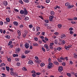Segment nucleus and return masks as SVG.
Wrapping results in <instances>:
<instances>
[{
	"instance_id": "c9c22d12",
	"label": "nucleus",
	"mask_w": 77,
	"mask_h": 77,
	"mask_svg": "<svg viewBox=\"0 0 77 77\" xmlns=\"http://www.w3.org/2000/svg\"><path fill=\"white\" fill-rule=\"evenodd\" d=\"M26 56L25 55H22L21 57L22 58V59H24V58H26Z\"/></svg>"
},
{
	"instance_id": "20e7f679",
	"label": "nucleus",
	"mask_w": 77,
	"mask_h": 77,
	"mask_svg": "<svg viewBox=\"0 0 77 77\" xmlns=\"http://www.w3.org/2000/svg\"><path fill=\"white\" fill-rule=\"evenodd\" d=\"M12 41H10L9 43L8 44V46H9V45H11V48H12V47H13V46H14V45H12Z\"/></svg>"
},
{
	"instance_id": "774afa93",
	"label": "nucleus",
	"mask_w": 77,
	"mask_h": 77,
	"mask_svg": "<svg viewBox=\"0 0 77 77\" xmlns=\"http://www.w3.org/2000/svg\"><path fill=\"white\" fill-rule=\"evenodd\" d=\"M72 30H73V28L72 27H71L69 29V30L70 31H72Z\"/></svg>"
},
{
	"instance_id": "393cba45",
	"label": "nucleus",
	"mask_w": 77,
	"mask_h": 77,
	"mask_svg": "<svg viewBox=\"0 0 77 77\" xmlns=\"http://www.w3.org/2000/svg\"><path fill=\"white\" fill-rule=\"evenodd\" d=\"M36 29H37V31L36 32H39V30L40 29V27H39V26H37L36 27Z\"/></svg>"
},
{
	"instance_id": "49530a36",
	"label": "nucleus",
	"mask_w": 77,
	"mask_h": 77,
	"mask_svg": "<svg viewBox=\"0 0 77 77\" xmlns=\"http://www.w3.org/2000/svg\"><path fill=\"white\" fill-rule=\"evenodd\" d=\"M57 50L59 51H60V50H61V48L59 47L57 48Z\"/></svg>"
},
{
	"instance_id": "864d4df0",
	"label": "nucleus",
	"mask_w": 77,
	"mask_h": 77,
	"mask_svg": "<svg viewBox=\"0 0 77 77\" xmlns=\"http://www.w3.org/2000/svg\"><path fill=\"white\" fill-rule=\"evenodd\" d=\"M15 60H16V61H17V62H18L19 60H20V59L18 58H16L15 59Z\"/></svg>"
},
{
	"instance_id": "c03bdc74",
	"label": "nucleus",
	"mask_w": 77,
	"mask_h": 77,
	"mask_svg": "<svg viewBox=\"0 0 77 77\" xmlns=\"http://www.w3.org/2000/svg\"><path fill=\"white\" fill-rule=\"evenodd\" d=\"M42 51H44V52H45V49L44 48V47H42Z\"/></svg>"
},
{
	"instance_id": "b1692460",
	"label": "nucleus",
	"mask_w": 77,
	"mask_h": 77,
	"mask_svg": "<svg viewBox=\"0 0 77 77\" xmlns=\"http://www.w3.org/2000/svg\"><path fill=\"white\" fill-rule=\"evenodd\" d=\"M35 62H36L38 64H40V60H35Z\"/></svg>"
},
{
	"instance_id": "ddd939ff",
	"label": "nucleus",
	"mask_w": 77,
	"mask_h": 77,
	"mask_svg": "<svg viewBox=\"0 0 77 77\" xmlns=\"http://www.w3.org/2000/svg\"><path fill=\"white\" fill-rule=\"evenodd\" d=\"M74 7V5H69V6L68 7L69 8V9H71V8H73Z\"/></svg>"
},
{
	"instance_id": "c756f323",
	"label": "nucleus",
	"mask_w": 77,
	"mask_h": 77,
	"mask_svg": "<svg viewBox=\"0 0 77 77\" xmlns=\"http://www.w3.org/2000/svg\"><path fill=\"white\" fill-rule=\"evenodd\" d=\"M5 37L7 39H10L11 37L9 35H6Z\"/></svg>"
},
{
	"instance_id": "338daca9",
	"label": "nucleus",
	"mask_w": 77,
	"mask_h": 77,
	"mask_svg": "<svg viewBox=\"0 0 77 77\" xmlns=\"http://www.w3.org/2000/svg\"><path fill=\"white\" fill-rule=\"evenodd\" d=\"M40 38H41V39H44V36H41L40 37Z\"/></svg>"
},
{
	"instance_id": "1a4fd4ad",
	"label": "nucleus",
	"mask_w": 77,
	"mask_h": 77,
	"mask_svg": "<svg viewBox=\"0 0 77 77\" xmlns=\"http://www.w3.org/2000/svg\"><path fill=\"white\" fill-rule=\"evenodd\" d=\"M54 18V16H50L49 17V20L50 21H53V19Z\"/></svg>"
},
{
	"instance_id": "f8f14e48",
	"label": "nucleus",
	"mask_w": 77,
	"mask_h": 77,
	"mask_svg": "<svg viewBox=\"0 0 77 77\" xmlns=\"http://www.w3.org/2000/svg\"><path fill=\"white\" fill-rule=\"evenodd\" d=\"M28 63L29 64H30V65H32V64L33 63V61L30 60L29 61Z\"/></svg>"
},
{
	"instance_id": "0eeeda50",
	"label": "nucleus",
	"mask_w": 77,
	"mask_h": 77,
	"mask_svg": "<svg viewBox=\"0 0 77 77\" xmlns=\"http://www.w3.org/2000/svg\"><path fill=\"white\" fill-rule=\"evenodd\" d=\"M23 9H24V13L26 15L28 14V12L27 11V10H26V8H24Z\"/></svg>"
},
{
	"instance_id": "5fc2aeb1",
	"label": "nucleus",
	"mask_w": 77,
	"mask_h": 77,
	"mask_svg": "<svg viewBox=\"0 0 77 77\" xmlns=\"http://www.w3.org/2000/svg\"><path fill=\"white\" fill-rule=\"evenodd\" d=\"M40 74H41V73L40 72L36 73V75H40Z\"/></svg>"
},
{
	"instance_id": "bb28decb",
	"label": "nucleus",
	"mask_w": 77,
	"mask_h": 77,
	"mask_svg": "<svg viewBox=\"0 0 77 77\" xmlns=\"http://www.w3.org/2000/svg\"><path fill=\"white\" fill-rule=\"evenodd\" d=\"M66 74L69 77H71V73H66Z\"/></svg>"
},
{
	"instance_id": "3c124183",
	"label": "nucleus",
	"mask_w": 77,
	"mask_h": 77,
	"mask_svg": "<svg viewBox=\"0 0 77 77\" xmlns=\"http://www.w3.org/2000/svg\"><path fill=\"white\" fill-rule=\"evenodd\" d=\"M23 25L21 24L20 26V28H22V27H23Z\"/></svg>"
},
{
	"instance_id": "4468645a",
	"label": "nucleus",
	"mask_w": 77,
	"mask_h": 77,
	"mask_svg": "<svg viewBox=\"0 0 77 77\" xmlns=\"http://www.w3.org/2000/svg\"><path fill=\"white\" fill-rule=\"evenodd\" d=\"M66 6H69L70 5V3L68 2H66L65 4Z\"/></svg>"
},
{
	"instance_id": "4d7b16f0",
	"label": "nucleus",
	"mask_w": 77,
	"mask_h": 77,
	"mask_svg": "<svg viewBox=\"0 0 77 77\" xmlns=\"http://www.w3.org/2000/svg\"><path fill=\"white\" fill-rule=\"evenodd\" d=\"M70 33L71 35H72L73 34H74V32L72 31H70Z\"/></svg>"
},
{
	"instance_id": "423d86ee",
	"label": "nucleus",
	"mask_w": 77,
	"mask_h": 77,
	"mask_svg": "<svg viewBox=\"0 0 77 77\" xmlns=\"http://www.w3.org/2000/svg\"><path fill=\"white\" fill-rule=\"evenodd\" d=\"M25 46L26 48L27 49L29 48V43H26L25 44Z\"/></svg>"
},
{
	"instance_id": "72a5a7b5",
	"label": "nucleus",
	"mask_w": 77,
	"mask_h": 77,
	"mask_svg": "<svg viewBox=\"0 0 77 77\" xmlns=\"http://www.w3.org/2000/svg\"><path fill=\"white\" fill-rule=\"evenodd\" d=\"M14 71H11V72H10V74H11V75H14Z\"/></svg>"
},
{
	"instance_id": "6e6d98bb",
	"label": "nucleus",
	"mask_w": 77,
	"mask_h": 77,
	"mask_svg": "<svg viewBox=\"0 0 77 77\" xmlns=\"http://www.w3.org/2000/svg\"><path fill=\"white\" fill-rule=\"evenodd\" d=\"M29 28H32V27H33V26L32 25H29Z\"/></svg>"
},
{
	"instance_id": "7c9ffc66",
	"label": "nucleus",
	"mask_w": 77,
	"mask_h": 77,
	"mask_svg": "<svg viewBox=\"0 0 77 77\" xmlns=\"http://www.w3.org/2000/svg\"><path fill=\"white\" fill-rule=\"evenodd\" d=\"M45 64L44 63H42L40 64V65L41 66L43 67L44 66Z\"/></svg>"
},
{
	"instance_id": "79ce46f5",
	"label": "nucleus",
	"mask_w": 77,
	"mask_h": 77,
	"mask_svg": "<svg viewBox=\"0 0 77 77\" xmlns=\"http://www.w3.org/2000/svg\"><path fill=\"white\" fill-rule=\"evenodd\" d=\"M33 46H35V47H36L37 46H38V44H35V43H34L33 44Z\"/></svg>"
},
{
	"instance_id": "f257e3e1",
	"label": "nucleus",
	"mask_w": 77,
	"mask_h": 77,
	"mask_svg": "<svg viewBox=\"0 0 77 77\" xmlns=\"http://www.w3.org/2000/svg\"><path fill=\"white\" fill-rule=\"evenodd\" d=\"M54 66L53 65V63H49V64L48 66V68L49 69H50L51 68H53Z\"/></svg>"
},
{
	"instance_id": "7ed1b4c3",
	"label": "nucleus",
	"mask_w": 77,
	"mask_h": 77,
	"mask_svg": "<svg viewBox=\"0 0 77 77\" xmlns=\"http://www.w3.org/2000/svg\"><path fill=\"white\" fill-rule=\"evenodd\" d=\"M20 50H21L20 48H18L16 49L15 53H16V54H18V53H19V52L20 51Z\"/></svg>"
},
{
	"instance_id": "603ef678",
	"label": "nucleus",
	"mask_w": 77,
	"mask_h": 77,
	"mask_svg": "<svg viewBox=\"0 0 77 77\" xmlns=\"http://www.w3.org/2000/svg\"><path fill=\"white\" fill-rule=\"evenodd\" d=\"M50 0H46V2L47 3H48L50 2Z\"/></svg>"
},
{
	"instance_id": "8fccbe9b",
	"label": "nucleus",
	"mask_w": 77,
	"mask_h": 77,
	"mask_svg": "<svg viewBox=\"0 0 77 77\" xmlns=\"http://www.w3.org/2000/svg\"><path fill=\"white\" fill-rule=\"evenodd\" d=\"M24 32L26 34H27V33H29L28 31L27 30H25Z\"/></svg>"
},
{
	"instance_id": "f704fd0d",
	"label": "nucleus",
	"mask_w": 77,
	"mask_h": 77,
	"mask_svg": "<svg viewBox=\"0 0 77 77\" xmlns=\"http://www.w3.org/2000/svg\"><path fill=\"white\" fill-rule=\"evenodd\" d=\"M8 30H9L10 32H14V30L12 29H11L10 28H8Z\"/></svg>"
},
{
	"instance_id": "4be33fe9",
	"label": "nucleus",
	"mask_w": 77,
	"mask_h": 77,
	"mask_svg": "<svg viewBox=\"0 0 77 77\" xmlns=\"http://www.w3.org/2000/svg\"><path fill=\"white\" fill-rule=\"evenodd\" d=\"M50 14L51 15H52V16H53V15H54V12L53 11H51V12Z\"/></svg>"
},
{
	"instance_id": "c85d7f7f",
	"label": "nucleus",
	"mask_w": 77,
	"mask_h": 77,
	"mask_svg": "<svg viewBox=\"0 0 77 77\" xmlns=\"http://www.w3.org/2000/svg\"><path fill=\"white\" fill-rule=\"evenodd\" d=\"M13 57H18V54H14L13 55Z\"/></svg>"
},
{
	"instance_id": "6ab92c4d",
	"label": "nucleus",
	"mask_w": 77,
	"mask_h": 77,
	"mask_svg": "<svg viewBox=\"0 0 77 77\" xmlns=\"http://www.w3.org/2000/svg\"><path fill=\"white\" fill-rule=\"evenodd\" d=\"M73 57H75V58H77V54L74 53L73 54Z\"/></svg>"
},
{
	"instance_id": "58836bf2",
	"label": "nucleus",
	"mask_w": 77,
	"mask_h": 77,
	"mask_svg": "<svg viewBox=\"0 0 77 77\" xmlns=\"http://www.w3.org/2000/svg\"><path fill=\"white\" fill-rule=\"evenodd\" d=\"M58 41L57 40H55L54 42V43L55 44H57L58 43Z\"/></svg>"
},
{
	"instance_id": "a878e982",
	"label": "nucleus",
	"mask_w": 77,
	"mask_h": 77,
	"mask_svg": "<svg viewBox=\"0 0 77 77\" xmlns=\"http://www.w3.org/2000/svg\"><path fill=\"white\" fill-rule=\"evenodd\" d=\"M30 53L29 51H28L27 50L25 51V54H28V53Z\"/></svg>"
},
{
	"instance_id": "ea45409f",
	"label": "nucleus",
	"mask_w": 77,
	"mask_h": 77,
	"mask_svg": "<svg viewBox=\"0 0 77 77\" xmlns=\"http://www.w3.org/2000/svg\"><path fill=\"white\" fill-rule=\"evenodd\" d=\"M54 34L55 35H56L57 36L58 35H59V33L57 32H56L55 33H54Z\"/></svg>"
},
{
	"instance_id": "4c0bfd02",
	"label": "nucleus",
	"mask_w": 77,
	"mask_h": 77,
	"mask_svg": "<svg viewBox=\"0 0 77 77\" xmlns=\"http://www.w3.org/2000/svg\"><path fill=\"white\" fill-rule=\"evenodd\" d=\"M61 44L62 45L65 44V41L64 40H63L61 42Z\"/></svg>"
},
{
	"instance_id": "cd10ccee",
	"label": "nucleus",
	"mask_w": 77,
	"mask_h": 77,
	"mask_svg": "<svg viewBox=\"0 0 77 77\" xmlns=\"http://www.w3.org/2000/svg\"><path fill=\"white\" fill-rule=\"evenodd\" d=\"M32 76L33 77H36V72H34V73H33L32 75Z\"/></svg>"
},
{
	"instance_id": "9b49d317",
	"label": "nucleus",
	"mask_w": 77,
	"mask_h": 77,
	"mask_svg": "<svg viewBox=\"0 0 77 77\" xmlns=\"http://www.w3.org/2000/svg\"><path fill=\"white\" fill-rule=\"evenodd\" d=\"M22 70L24 71H27V69H26V68L25 67H23L22 68Z\"/></svg>"
},
{
	"instance_id": "e433bc0d",
	"label": "nucleus",
	"mask_w": 77,
	"mask_h": 77,
	"mask_svg": "<svg viewBox=\"0 0 77 77\" xmlns=\"http://www.w3.org/2000/svg\"><path fill=\"white\" fill-rule=\"evenodd\" d=\"M23 1L25 3H29V0H23Z\"/></svg>"
},
{
	"instance_id": "de8ad7c7",
	"label": "nucleus",
	"mask_w": 77,
	"mask_h": 77,
	"mask_svg": "<svg viewBox=\"0 0 77 77\" xmlns=\"http://www.w3.org/2000/svg\"><path fill=\"white\" fill-rule=\"evenodd\" d=\"M34 39L35 41H37L38 39V38L37 37H35L34 38Z\"/></svg>"
},
{
	"instance_id": "dca6fc26",
	"label": "nucleus",
	"mask_w": 77,
	"mask_h": 77,
	"mask_svg": "<svg viewBox=\"0 0 77 77\" xmlns=\"http://www.w3.org/2000/svg\"><path fill=\"white\" fill-rule=\"evenodd\" d=\"M54 63L55 65H59V63H58V62L56 61H54Z\"/></svg>"
},
{
	"instance_id": "bf43d9fd",
	"label": "nucleus",
	"mask_w": 77,
	"mask_h": 77,
	"mask_svg": "<svg viewBox=\"0 0 77 77\" xmlns=\"http://www.w3.org/2000/svg\"><path fill=\"white\" fill-rule=\"evenodd\" d=\"M60 59L61 60H65V58H63V57H60Z\"/></svg>"
},
{
	"instance_id": "f3484780",
	"label": "nucleus",
	"mask_w": 77,
	"mask_h": 77,
	"mask_svg": "<svg viewBox=\"0 0 77 77\" xmlns=\"http://www.w3.org/2000/svg\"><path fill=\"white\" fill-rule=\"evenodd\" d=\"M44 47L46 49L48 48V46L47 44H45L44 45Z\"/></svg>"
},
{
	"instance_id": "5701e85b",
	"label": "nucleus",
	"mask_w": 77,
	"mask_h": 77,
	"mask_svg": "<svg viewBox=\"0 0 77 77\" xmlns=\"http://www.w3.org/2000/svg\"><path fill=\"white\" fill-rule=\"evenodd\" d=\"M57 26L58 28H59V29H60V28L62 27V24H58Z\"/></svg>"
},
{
	"instance_id": "473e14b6",
	"label": "nucleus",
	"mask_w": 77,
	"mask_h": 77,
	"mask_svg": "<svg viewBox=\"0 0 77 77\" xmlns=\"http://www.w3.org/2000/svg\"><path fill=\"white\" fill-rule=\"evenodd\" d=\"M24 20L25 21H27V20H29V18L28 17H26Z\"/></svg>"
},
{
	"instance_id": "09e8293b",
	"label": "nucleus",
	"mask_w": 77,
	"mask_h": 77,
	"mask_svg": "<svg viewBox=\"0 0 77 77\" xmlns=\"http://www.w3.org/2000/svg\"><path fill=\"white\" fill-rule=\"evenodd\" d=\"M26 35H27V34H25V33H24L23 35V38H25V37H26Z\"/></svg>"
},
{
	"instance_id": "e2e57ef3",
	"label": "nucleus",
	"mask_w": 77,
	"mask_h": 77,
	"mask_svg": "<svg viewBox=\"0 0 77 77\" xmlns=\"http://www.w3.org/2000/svg\"><path fill=\"white\" fill-rule=\"evenodd\" d=\"M45 41H48V39L47 37H45Z\"/></svg>"
},
{
	"instance_id": "0e129e2a",
	"label": "nucleus",
	"mask_w": 77,
	"mask_h": 77,
	"mask_svg": "<svg viewBox=\"0 0 77 77\" xmlns=\"http://www.w3.org/2000/svg\"><path fill=\"white\" fill-rule=\"evenodd\" d=\"M39 18H40L41 19H42V20H44V19H43V17H42V16H40L38 17Z\"/></svg>"
},
{
	"instance_id": "f03ea898",
	"label": "nucleus",
	"mask_w": 77,
	"mask_h": 77,
	"mask_svg": "<svg viewBox=\"0 0 77 77\" xmlns=\"http://www.w3.org/2000/svg\"><path fill=\"white\" fill-rule=\"evenodd\" d=\"M71 47H72V45H69L67 46H65V48L67 50H69V48Z\"/></svg>"
},
{
	"instance_id": "a18cd8bd",
	"label": "nucleus",
	"mask_w": 77,
	"mask_h": 77,
	"mask_svg": "<svg viewBox=\"0 0 77 77\" xmlns=\"http://www.w3.org/2000/svg\"><path fill=\"white\" fill-rule=\"evenodd\" d=\"M58 61H59V62H62V60H61V59H57Z\"/></svg>"
},
{
	"instance_id": "13d9d810",
	"label": "nucleus",
	"mask_w": 77,
	"mask_h": 77,
	"mask_svg": "<svg viewBox=\"0 0 77 77\" xmlns=\"http://www.w3.org/2000/svg\"><path fill=\"white\" fill-rule=\"evenodd\" d=\"M71 23L72 24H76V23L74 21H72Z\"/></svg>"
},
{
	"instance_id": "37998d69",
	"label": "nucleus",
	"mask_w": 77,
	"mask_h": 77,
	"mask_svg": "<svg viewBox=\"0 0 77 77\" xmlns=\"http://www.w3.org/2000/svg\"><path fill=\"white\" fill-rule=\"evenodd\" d=\"M20 65H21V64H20V63L17 62V66H20Z\"/></svg>"
},
{
	"instance_id": "2eb2a0df",
	"label": "nucleus",
	"mask_w": 77,
	"mask_h": 77,
	"mask_svg": "<svg viewBox=\"0 0 77 77\" xmlns=\"http://www.w3.org/2000/svg\"><path fill=\"white\" fill-rule=\"evenodd\" d=\"M15 25V26H18V23L17 22H14L13 23Z\"/></svg>"
},
{
	"instance_id": "39448f33",
	"label": "nucleus",
	"mask_w": 77,
	"mask_h": 77,
	"mask_svg": "<svg viewBox=\"0 0 77 77\" xmlns=\"http://www.w3.org/2000/svg\"><path fill=\"white\" fill-rule=\"evenodd\" d=\"M58 71L60 72L63 71V67L62 66H60L58 68Z\"/></svg>"
},
{
	"instance_id": "680f3d73",
	"label": "nucleus",
	"mask_w": 77,
	"mask_h": 77,
	"mask_svg": "<svg viewBox=\"0 0 77 77\" xmlns=\"http://www.w3.org/2000/svg\"><path fill=\"white\" fill-rule=\"evenodd\" d=\"M14 74L16 77H17V76L18 75V74H17V73L16 72L14 73Z\"/></svg>"
},
{
	"instance_id": "a19ab883",
	"label": "nucleus",
	"mask_w": 77,
	"mask_h": 77,
	"mask_svg": "<svg viewBox=\"0 0 77 77\" xmlns=\"http://www.w3.org/2000/svg\"><path fill=\"white\" fill-rule=\"evenodd\" d=\"M19 2H20V3H21V4H23V2L21 0H20L19 1Z\"/></svg>"
},
{
	"instance_id": "69168bd1",
	"label": "nucleus",
	"mask_w": 77,
	"mask_h": 77,
	"mask_svg": "<svg viewBox=\"0 0 77 77\" xmlns=\"http://www.w3.org/2000/svg\"><path fill=\"white\" fill-rule=\"evenodd\" d=\"M45 32H43L42 33V35L44 36V35H45Z\"/></svg>"
},
{
	"instance_id": "052dcab7",
	"label": "nucleus",
	"mask_w": 77,
	"mask_h": 77,
	"mask_svg": "<svg viewBox=\"0 0 77 77\" xmlns=\"http://www.w3.org/2000/svg\"><path fill=\"white\" fill-rule=\"evenodd\" d=\"M32 48H33V47H32V46L30 45L29 46V49H30L31 50H32Z\"/></svg>"
},
{
	"instance_id": "412c9836",
	"label": "nucleus",
	"mask_w": 77,
	"mask_h": 77,
	"mask_svg": "<svg viewBox=\"0 0 77 77\" xmlns=\"http://www.w3.org/2000/svg\"><path fill=\"white\" fill-rule=\"evenodd\" d=\"M6 70L8 71L9 72V69H10V68H9V67L8 66H6Z\"/></svg>"
},
{
	"instance_id": "9d476101",
	"label": "nucleus",
	"mask_w": 77,
	"mask_h": 77,
	"mask_svg": "<svg viewBox=\"0 0 77 77\" xmlns=\"http://www.w3.org/2000/svg\"><path fill=\"white\" fill-rule=\"evenodd\" d=\"M3 4L5 6H7L8 5V2L6 1H4L3 2Z\"/></svg>"
},
{
	"instance_id": "aec40b11",
	"label": "nucleus",
	"mask_w": 77,
	"mask_h": 77,
	"mask_svg": "<svg viewBox=\"0 0 77 77\" xmlns=\"http://www.w3.org/2000/svg\"><path fill=\"white\" fill-rule=\"evenodd\" d=\"M17 32L18 33V35L19 36H21V32H20V31L18 30L17 31Z\"/></svg>"
},
{
	"instance_id": "a211bd4d",
	"label": "nucleus",
	"mask_w": 77,
	"mask_h": 77,
	"mask_svg": "<svg viewBox=\"0 0 77 77\" xmlns=\"http://www.w3.org/2000/svg\"><path fill=\"white\" fill-rule=\"evenodd\" d=\"M20 13L21 14H24V11L23 10H21L20 11Z\"/></svg>"
},
{
	"instance_id": "6e6552de",
	"label": "nucleus",
	"mask_w": 77,
	"mask_h": 77,
	"mask_svg": "<svg viewBox=\"0 0 77 77\" xmlns=\"http://www.w3.org/2000/svg\"><path fill=\"white\" fill-rule=\"evenodd\" d=\"M66 36L64 34H62V35L60 36V38L61 39H63V38H66Z\"/></svg>"
},
{
	"instance_id": "2f4dec72",
	"label": "nucleus",
	"mask_w": 77,
	"mask_h": 77,
	"mask_svg": "<svg viewBox=\"0 0 77 77\" xmlns=\"http://www.w3.org/2000/svg\"><path fill=\"white\" fill-rule=\"evenodd\" d=\"M6 20L7 22H9V21H10V19H9V18H6Z\"/></svg>"
}]
</instances>
